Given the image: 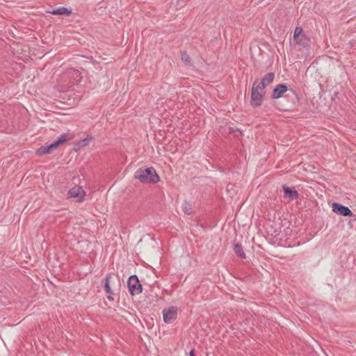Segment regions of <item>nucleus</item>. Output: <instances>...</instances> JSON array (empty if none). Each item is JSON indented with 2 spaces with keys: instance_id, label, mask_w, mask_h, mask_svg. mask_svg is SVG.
Returning a JSON list of instances; mask_svg holds the SVG:
<instances>
[{
  "instance_id": "obj_18",
  "label": "nucleus",
  "mask_w": 356,
  "mask_h": 356,
  "mask_svg": "<svg viewBox=\"0 0 356 356\" xmlns=\"http://www.w3.org/2000/svg\"><path fill=\"white\" fill-rule=\"evenodd\" d=\"M182 209H183V211L184 212V213L187 214V215H190L192 213V205L187 202H185L183 205H182Z\"/></svg>"
},
{
  "instance_id": "obj_6",
  "label": "nucleus",
  "mask_w": 356,
  "mask_h": 356,
  "mask_svg": "<svg viewBox=\"0 0 356 356\" xmlns=\"http://www.w3.org/2000/svg\"><path fill=\"white\" fill-rule=\"evenodd\" d=\"M266 92H261L256 90L253 87L251 89L250 95V104L253 107H259L263 103V98L265 96Z\"/></svg>"
},
{
  "instance_id": "obj_22",
  "label": "nucleus",
  "mask_w": 356,
  "mask_h": 356,
  "mask_svg": "<svg viewBox=\"0 0 356 356\" xmlns=\"http://www.w3.org/2000/svg\"><path fill=\"white\" fill-rule=\"evenodd\" d=\"M190 356H194V350L190 351Z\"/></svg>"
},
{
  "instance_id": "obj_5",
  "label": "nucleus",
  "mask_w": 356,
  "mask_h": 356,
  "mask_svg": "<svg viewBox=\"0 0 356 356\" xmlns=\"http://www.w3.org/2000/svg\"><path fill=\"white\" fill-rule=\"evenodd\" d=\"M127 286L131 296L138 295L142 292V285L138 277L136 275H131L127 281Z\"/></svg>"
},
{
  "instance_id": "obj_8",
  "label": "nucleus",
  "mask_w": 356,
  "mask_h": 356,
  "mask_svg": "<svg viewBox=\"0 0 356 356\" xmlns=\"http://www.w3.org/2000/svg\"><path fill=\"white\" fill-rule=\"evenodd\" d=\"M332 211L338 214H340L343 216H352L353 212L352 211L346 206L340 204L339 203H333L332 204Z\"/></svg>"
},
{
  "instance_id": "obj_14",
  "label": "nucleus",
  "mask_w": 356,
  "mask_h": 356,
  "mask_svg": "<svg viewBox=\"0 0 356 356\" xmlns=\"http://www.w3.org/2000/svg\"><path fill=\"white\" fill-rule=\"evenodd\" d=\"M274 79L275 73L268 72L261 79V81L263 82L264 84L267 87L273 81Z\"/></svg>"
},
{
  "instance_id": "obj_1",
  "label": "nucleus",
  "mask_w": 356,
  "mask_h": 356,
  "mask_svg": "<svg viewBox=\"0 0 356 356\" xmlns=\"http://www.w3.org/2000/svg\"><path fill=\"white\" fill-rule=\"evenodd\" d=\"M134 178L144 184H155L160 181V177L153 167L140 168L136 171Z\"/></svg>"
},
{
  "instance_id": "obj_11",
  "label": "nucleus",
  "mask_w": 356,
  "mask_h": 356,
  "mask_svg": "<svg viewBox=\"0 0 356 356\" xmlns=\"http://www.w3.org/2000/svg\"><path fill=\"white\" fill-rule=\"evenodd\" d=\"M283 191L285 197L289 198V200H294L298 198V193L295 189L284 186H283Z\"/></svg>"
},
{
  "instance_id": "obj_2",
  "label": "nucleus",
  "mask_w": 356,
  "mask_h": 356,
  "mask_svg": "<svg viewBox=\"0 0 356 356\" xmlns=\"http://www.w3.org/2000/svg\"><path fill=\"white\" fill-rule=\"evenodd\" d=\"M63 79L66 83L63 84L65 88H72L81 83L82 76L81 72L74 69L67 70L63 74Z\"/></svg>"
},
{
  "instance_id": "obj_4",
  "label": "nucleus",
  "mask_w": 356,
  "mask_h": 356,
  "mask_svg": "<svg viewBox=\"0 0 356 356\" xmlns=\"http://www.w3.org/2000/svg\"><path fill=\"white\" fill-rule=\"evenodd\" d=\"M120 280H118V284H115V282L113 280L112 274L109 273L106 275L104 279V290L108 294L106 297L108 300H113V295L115 294V291H118L120 289Z\"/></svg>"
},
{
  "instance_id": "obj_13",
  "label": "nucleus",
  "mask_w": 356,
  "mask_h": 356,
  "mask_svg": "<svg viewBox=\"0 0 356 356\" xmlns=\"http://www.w3.org/2000/svg\"><path fill=\"white\" fill-rule=\"evenodd\" d=\"M49 13L54 15H66L69 16L72 14V10L65 7H59L56 9H53L49 11Z\"/></svg>"
},
{
  "instance_id": "obj_7",
  "label": "nucleus",
  "mask_w": 356,
  "mask_h": 356,
  "mask_svg": "<svg viewBox=\"0 0 356 356\" xmlns=\"http://www.w3.org/2000/svg\"><path fill=\"white\" fill-rule=\"evenodd\" d=\"M177 307L174 306H170L168 309H163V317L164 322L166 323H172L177 318Z\"/></svg>"
},
{
  "instance_id": "obj_21",
  "label": "nucleus",
  "mask_w": 356,
  "mask_h": 356,
  "mask_svg": "<svg viewBox=\"0 0 356 356\" xmlns=\"http://www.w3.org/2000/svg\"><path fill=\"white\" fill-rule=\"evenodd\" d=\"M228 129H229V131H228V132H229V134H230V133H232V132H234V129L233 128H232V127H229V128H228Z\"/></svg>"
},
{
  "instance_id": "obj_10",
  "label": "nucleus",
  "mask_w": 356,
  "mask_h": 356,
  "mask_svg": "<svg viewBox=\"0 0 356 356\" xmlns=\"http://www.w3.org/2000/svg\"><path fill=\"white\" fill-rule=\"evenodd\" d=\"M288 90V87L286 84H278L273 89L271 97L272 99H279L282 97L284 92Z\"/></svg>"
},
{
  "instance_id": "obj_17",
  "label": "nucleus",
  "mask_w": 356,
  "mask_h": 356,
  "mask_svg": "<svg viewBox=\"0 0 356 356\" xmlns=\"http://www.w3.org/2000/svg\"><path fill=\"white\" fill-rule=\"evenodd\" d=\"M252 87L256 90L260 91L261 92H266L265 88H266V85L264 84L263 82L258 81L257 80L254 81Z\"/></svg>"
},
{
  "instance_id": "obj_16",
  "label": "nucleus",
  "mask_w": 356,
  "mask_h": 356,
  "mask_svg": "<svg viewBox=\"0 0 356 356\" xmlns=\"http://www.w3.org/2000/svg\"><path fill=\"white\" fill-rule=\"evenodd\" d=\"M181 54V60L182 62L184 63V64L188 65H192V61L190 56L188 54V53L185 50H181L180 51Z\"/></svg>"
},
{
  "instance_id": "obj_15",
  "label": "nucleus",
  "mask_w": 356,
  "mask_h": 356,
  "mask_svg": "<svg viewBox=\"0 0 356 356\" xmlns=\"http://www.w3.org/2000/svg\"><path fill=\"white\" fill-rule=\"evenodd\" d=\"M234 251L236 255L241 259H245L246 256L241 244L236 243L234 245Z\"/></svg>"
},
{
  "instance_id": "obj_12",
  "label": "nucleus",
  "mask_w": 356,
  "mask_h": 356,
  "mask_svg": "<svg viewBox=\"0 0 356 356\" xmlns=\"http://www.w3.org/2000/svg\"><path fill=\"white\" fill-rule=\"evenodd\" d=\"M293 41L302 47H309L310 44V39L305 33L301 35L298 39H293Z\"/></svg>"
},
{
  "instance_id": "obj_19",
  "label": "nucleus",
  "mask_w": 356,
  "mask_h": 356,
  "mask_svg": "<svg viewBox=\"0 0 356 356\" xmlns=\"http://www.w3.org/2000/svg\"><path fill=\"white\" fill-rule=\"evenodd\" d=\"M302 34H304L302 28L300 26H296L293 33V39H298Z\"/></svg>"
},
{
  "instance_id": "obj_3",
  "label": "nucleus",
  "mask_w": 356,
  "mask_h": 356,
  "mask_svg": "<svg viewBox=\"0 0 356 356\" xmlns=\"http://www.w3.org/2000/svg\"><path fill=\"white\" fill-rule=\"evenodd\" d=\"M67 140L68 138H67L65 134H62L57 140L54 141L51 144H45L44 145H42L38 148L36 151V154L38 156H42L44 154H50L56 149L60 145L65 143Z\"/></svg>"
},
{
  "instance_id": "obj_9",
  "label": "nucleus",
  "mask_w": 356,
  "mask_h": 356,
  "mask_svg": "<svg viewBox=\"0 0 356 356\" xmlns=\"http://www.w3.org/2000/svg\"><path fill=\"white\" fill-rule=\"evenodd\" d=\"M85 194V191L79 186H74L68 192L69 197L77 198V201L79 202L83 200Z\"/></svg>"
},
{
  "instance_id": "obj_20",
  "label": "nucleus",
  "mask_w": 356,
  "mask_h": 356,
  "mask_svg": "<svg viewBox=\"0 0 356 356\" xmlns=\"http://www.w3.org/2000/svg\"><path fill=\"white\" fill-rule=\"evenodd\" d=\"M91 139H92V138H91V137H90V138H85V139L82 140L81 141V143H82V145H86L88 143V141H89L90 140H91Z\"/></svg>"
}]
</instances>
